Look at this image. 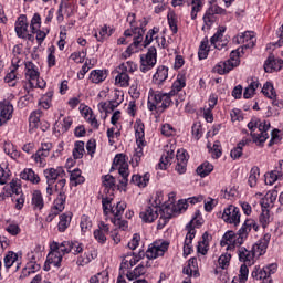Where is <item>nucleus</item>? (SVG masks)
<instances>
[{"label": "nucleus", "mask_w": 283, "mask_h": 283, "mask_svg": "<svg viewBox=\"0 0 283 283\" xmlns=\"http://www.w3.org/2000/svg\"><path fill=\"white\" fill-rule=\"evenodd\" d=\"M70 222H72V216L63 213L60 216V222L57 224V230L60 233H64L67 227H70Z\"/></svg>", "instance_id": "4c0bfd02"}, {"label": "nucleus", "mask_w": 283, "mask_h": 283, "mask_svg": "<svg viewBox=\"0 0 283 283\" xmlns=\"http://www.w3.org/2000/svg\"><path fill=\"white\" fill-rule=\"evenodd\" d=\"M125 203L123 202H117L115 209L112 210V213L114 216V219L112 220V222L115 224V227H118L119 229H122V231H126L127 229V221L122 220V216L123 213H125Z\"/></svg>", "instance_id": "9b49d317"}, {"label": "nucleus", "mask_w": 283, "mask_h": 283, "mask_svg": "<svg viewBox=\"0 0 283 283\" xmlns=\"http://www.w3.org/2000/svg\"><path fill=\"white\" fill-rule=\"evenodd\" d=\"M259 222L263 229H266L271 224V213L269 208H262V212L259 216Z\"/></svg>", "instance_id": "a19ab883"}, {"label": "nucleus", "mask_w": 283, "mask_h": 283, "mask_svg": "<svg viewBox=\"0 0 283 283\" xmlns=\"http://www.w3.org/2000/svg\"><path fill=\"white\" fill-rule=\"evenodd\" d=\"M249 145V139H242L241 142L238 143L237 147H234L230 156L233 160H238V158H242V149H244V146Z\"/></svg>", "instance_id": "f704fd0d"}, {"label": "nucleus", "mask_w": 283, "mask_h": 283, "mask_svg": "<svg viewBox=\"0 0 283 283\" xmlns=\"http://www.w3.org/2000/svg\"><path fill=\"white\" fill-rule=\"evenodd\" d=\"M277 200V190L273 189L266 192L265 197L261 200L262 209H271Z\"/></svg>", "instance_id": "393cba45"}, {"label": "nucleus", "mask_w": 283, "mask_h": 283, "mask_svg": "<svg viewBox=\"0 0 283 283\" xmlns=\"http://www.w3.org/2000/svg\"><path fill=\"white\" fill-rule=\"evenodd\" d=\"M53 209L57 211H63L65 209V193H59L57 198L54 200Z\"/></svg>", "instance_id": "e2e57ef3"}, {"label": "nucleus", "mask_w": 283, "mask_h": 283, "mask_svg": "<svg viewBox=\"0 0 283 283\" xmlns=\"http://www.w3.org/2000/svg\"><path fill=\"white\" fill-rule=\"evenodd\" d=\"M233 43L237 45L243 44L242 50H249L255 48V33L253 31H245L233 38Z\"/></svg>", "instance_id": "6e6552de"}, {"label": "nucleus", "mask_w": 283, "mask_h": 283, "mask_svg": "<svg viewBox=\"0 0 283 283\" xmlns=\"http://www.w3.org/2000/svg\"><path fill=\"white\" fill-rule=\"evenodd\" d=\"M174 97L170 95V93H160V106L159 111H165L167 107H169L174 103Z\"/></svg>", "instance_id": "37998d69"}, {"label": "nucleus", "mask_w": 283, "mask_h": 283, "mask_svg": "<svg viewBox=\"0 0 283 283\" xmlns=\"http://www.w3.org/2000/svg\"><path fill=\"white\" fill-rule=\"evenodd\" d=\"M213 171V165H211L209 161H205L197 168V174L201 178H206V176H209Z\"/></svg>", "instance_id": "79ce46f5"}, {"label": "nucleus", "mask_w": 283, "mask_h": 283, "mask_svg": "<svg viewBox=\"0 0 283 283\" xmlns=\"http://www.w3.org/2000/svg\"><path fill=\"white\" fill-rule=\"evenodd\" d=\"M48 156H50L48 153L38 149L36 153L32 155V158L34 163H36L40 166H43L45 165V158H48Z\"/></svg>", "instance_id": "4d7b16f0"}, {"label": "nucleus", "mask_w": 283, "mask_h": 283, "mask_svg": "<svg viewBox=\"0 0 283 283\" xmlns=\"http://www.w3.org/2000/svg\"><path fill=\"white\" fill-rule=\"evenodd\" d=\"M262 94H264V96H266L271 101H273V98H276V96H277V94L275 93V88L273 87V84L270 82H266L263 85Z\"/></svg>", "instance_id": "864d4df0"}, {"label": "nucleus", "mask_w": 283, "mask_h": 283, "mask_svg": "<svg viewBox=\"0 0 283 283\" xmlns=\"http://www.w3.org/2000/svg\"><path fill=\"white\" fill-rule=\"evenodd\" d=\"M147 273V269L145 265L139 264L133 272L127 273L128 280H136V277H140V275H145Z\"/></svg>", "instance_id": "5fc2aeb1"}, {"label": "nucleus", "mask_w": 283, "mask_h": 283, "mask_svg": "<svg viewBox=\"0 0 283 283\" xmlns=\"http://www.w3.org/2000/svg\"><path fill=\"white\" fill-rule=\"evenodd\" d=\"M222 220L228 222V224H234L238 227L240 224V208L235 206H229L223 210Z\"/></svg>", "instance_id": "9d476101"}, {"label": "nucleus", "mask_w": 283, "mask_h": 283, "mask_svg": "<svg viewBox=\"0 0 283 283\" xmlns=\"http://www.w3.org/2000/svg\"><path fill=\"white\" fill-rule=\"evenodd\" d=\"M252 229H254V231H258V223L253 219H247L240 229L241 233L245 234V240L249 238V233H251Z\"/></svg>", "instance_id": "72a5a7b5"}, {"label": "nucleus", "mask_w": 283, "mask_h": 283, "mask_svg": "<svg viewBox=\"0 0 283 283\" xmlns=\"http://www.w3.org/2000/svg\"><path fill=\"white\" fill-rule=\"evenodd\" d=\"M105 78H107V72L101 70L92 71L90 75V81H92L95 84L103 83Z\"/></svg>", "instance_id": "58836bf2"}, {"label": "nucleus", "mask_w": 283, "mask_h": 283, "mask_svg": "<svg viewBox=\"0 0 283 283\" xmlns=\"http://www.w3.org/2000/svg\"><path fill=\"white\" fill-rule=\"evenodd\" d=\"M199 60L202 61L209 56V40L206 38L201 41L198 52Z\"/></svg>", "instance_id": "3c124183"}, {"label": "nucleus", "mask_w": 283, "mask_h": 283, "mask_svg": "<svg viewBox=\"0 0 283 283\" xmlns=\"http://www.w3.org/2000/svg\"><path fill=\"white\" fill-rule=\"evenodd\" d=\"M147 107L150 112H160V92L149 91Z\"/></svg>", "instance_id": "412c9836"}, {"label": "nucleus", "mask_w": 283, "mask_h": 283, "mask_svg": "<svg viewBox=\"0 0 283 283\" xmlns=\"http://www.w3.org/2000/svg\"><path fill=\"white\" fill-rule=\"evenodd\" d=\"M63 261V254H61L57 250H51L48 254L49 264H53V266H61V262Z\"/></svg>", "instance_id": "473e14b6"}, {"label": "nucleus", "mask_w": 283, "mask_h": 283, "mask_svg": "<svg viewBox=\"0 0 283 283\" xmlns=\"http://www.w3.org/2000/svg\"><path fill=\"white\" fill-rule=\"evenodd\" d=\"M202 224L200 221L192 219L187 226L186 229L188 233L186 234V239L193 242V238H196V227H200Z\"/></svg>", "instance_id": "c9c22d12"}, {"label": "nucleus", "mask_w": 283, "mask_h": 283, "mask_svg": "<svg viewBox=\"0 0 283 283\" xmlns=\"http://www.w3.org/2000/svg\"><path fill=\"white\" fill-rule=\"evenodd\" d=\"M30 29H31L32 34L38 32V30H41V14L34 13V15L31 20Z\"/></svg>", "instance_id": "052dcab7"}, {"label": "nucleus", "mask_w": 283, "mask_h": 283, "mask_svg": "<svg viewBox=\"0 0 283 283\" xmlns=\"http://www.w3.org/2000/svg\"><path fill=\"white\" fill-rule=\"evenodd\" d=\"M84 154H85V143L76 142L73 148V158H75V160H81Z\"/></svg>", "instance_id": "c03bdc74"}, {"label": "nucleus", "mask_w": 283, "mask_h": 283, "mask_svg": "<svg viewBox=\"0 0 283 283\" xmlns=\"http://www.w3.org/2000/svg\"><path fill=\"white\" fill-rule=\"evenodd\" d=\"M43 174L46 178V185H54L57 178H65V170L63 167L46 168Z\"/></svg>", "instance_id": "2eb2a0df"}, {"label": "nucleus", "mask_w": 283, "mask_h": 283, "mask_svg": "<svg viewBox=\"0 0 283 283\" xmlns=\"http://www.w3.org/2000/svg\"><path fill=\"white\" fill-rule=\"evenodd\" d=\"M202 10V0H191V19L196 20L198 13Z\"/></svg>", "instance_id": "13d9d810"}, {"label": "nucleus", "mask_w": 283, "mask_h": 283, "mask_svg": "<svg viewBox=\"0 0 283 283\" xmlns=\"http://www.w3.org/2000/svg\"><path fill=\"white\" fill-rule=\"evenodd\" d=\"M174 149L167 147L161 155L159 167L160 169H167L168 165H171V160H174Z\"/></svg>", "instance_id": "c756f323"}, {"label": "nucleus", "mask_w": 283, "mask_h": 283, "mask_svg": "<svg viewBox=\"0 0 283 283\" xmlns=\"http://www.w3.org/2000/svg\"><path fill=\"white\" fill-rule=\"evenodd\" d=\"M116 85L119 87H128L129 85V74L125 72H118L117 76L115 77Z\"/></svg>", "instance_id": "8fccbe9b"}, {"label": "nucleus", "mask_w": 283, "mask_h": 283, "mask_svg": "<svg viewBox=\"0 0 283 283\" xmlns=\"http://www.w3.org/2000/svg\"><path fill=\"white\" fill-rule=\"evenodd\" d=\"M70 180H71L73 187H77V185H83V182H85V178L83 176H81L80 169H75L71 172Z\"/></svg>", "instance_id": "09e8293b"}, {"label": "nucleus", "mask_w": 283, "mask_h": 283, "mask_svg": "<svg viewBox=\"0 0 283 283\" xmlns=\"http://www.w3.org/2000/svg\"><path fill=\"white\" fill-rule=\"evenodd\" d=\"M282 67H283V61L281 59H275V56L273 55H270L264 63V70L269 74L273 72H280Z\"/></svg>", "instance_id": "aec40b11"}, {"label": "nucleus", "mask_w": 283, "mask_h": 283, "mask_svg": "<svg viewBox=\"0 0 283 283\" xmlns=\"http://www.w3.org/2000/svg\"><path fill=\"white\" fill-rule=\"evenodd\" d=\"M109 30V27L104 25L102 27V29L99 30V35L98 33H95V38L97 39V41H103L104 39H107V36H112V30Z\"/></svg>", "instance_id": "774afa93"}, {"label": "nucleus", "mask_w": 283, "mask_h": 283, "mask_svg": "<svg viewBox=\"0 0 283 283\" xmlns=\"http://www.w3.org/2000/svg\"><path fill=\"white\" fill-rule=\"evenodd\" d=\"M255 258L252 250H247V248L239 249V260L243 262V264L252 266V264H255Z\"/></svg>", "instance_id": "5701e85b"}, {"label": "nucleus", "mask_w": 283, "mask_h": 283, "mask_svg": "<svg viewBox=\"0 0 283 283\" xmlns=\"http://www.w3.org/2000/svg\"><path fill=\"white\" fill-rule=\"evenodd\" d=\"M51 251H59L61 255L70 253V241H63L62 243L52 242L50 245Z\"/></svg>", "instance_id": "2f4dec72"}, {"label": "nucleus", "mask_w": 283, "mask_h": 283, "mask_svg": "<svg viewBox=\"0 0 283 283\" xmlns=\"http://www.w3.org/2000/svg\"><path fill=\"white\" fill-rule=\"evenodd\" d=\"M231 262V254L230 253H223L219 256L218 264L219 268L224 271V269H229V264Z\"/></svg>", "instance_id": "bf43d9fd"}, {"label": "nucleus", "mask_w": 283, "mask_h": 283, "mask_svg": "<svg viewBox=\"0 0 283 283\" xmlns=\"http://www.w3.org/2000/svg\"><path fill=\"white\" fill-rule=\"evenodd\" d=\"M169 249V242L165 241L159 243H154L149 245L148 250L146 251L145 255L148 260H156V258H163L165 252Z\"/></svg>", "instance_id": "1a4fd4ad"}, {"label": "nucleus", "mask_w": 283, "mask_h": 283, "mask_svg": "<svg viewBox=\"0 0 283 283\" xmlns=\"http://www.w3.org/2000/svg\"><path fill=\"white\" fill-rule=\"evenodd\" d=\"M240 65V49H237L230 53V59L226 62H221L214 66L217 74H229L233 67Z\"/></svg>", "instance_id": "7ed1b4c3"}, {"label": "nucleus", "mask_w": 283, "mask_h": 283, "mask_svg": "<svg viewBox=\"0 0 283 283\" xmlns=\"http://www.w3.org/2000/svg\"><path fill=\"white\" fill-rule=\"evenodd\" d=\"M70 253H73V255L83 253V243H78V241H70Z\"/></svg>", "instance_id": "0e129e2a"}, {"label": "nucleus", "mask_w": 283, "mask_h": 283, "mask_svg": "<svg viewBox=\"0 0 283 283\" xmlns=\"http://www.w3.org/2000/svg\"><path fill=\"white\" fill-rule=\"evenodd\" d=\"M260 87V83L258 81H252L243 92V98H253L255 96V90Z\"/></svg>", "instance_id": "ea45409f"}, {"label": "nucleus", "mask_w": 283, "mask_h": 283, "mask_svg": "<svg viewBox=\"0 0 283 283\" xmlns=\"http://www.w3.org/2000/svg\"><path fill=\"white\" fill-rule=\"evenodd\" d=\"M20 178H22V180H29L30 182H32L33 185H39V182H41V177H39L34 170H32V168H25L21 174H20Z\"/></svg>", "instance_id": "c85d7f7f"}, {"label": "nucleus", "mask_w": 283, "mask_h": 283, "mask_svg": "<svg viewBox=\"0 0 283 283\" xmlns=\"http://www.w3.org/2000/svg\"><path fill=\"white\" fill-rule=\"evenodd\" d=\"M132 182L137 187H147V182H149V174H145L144 176L133 175Z\"/></svg>", "instance_id": "a18cd8bd"}, {"label": "nucleus", "mask_w": 283, "mask_h": 283, "mask_svg": "<svg viewBox=\"0 0 283 283\" xmlns=\"http://www.w3.org/2000/svg\"><path fill=\"white\" fill-rule=\"evenodd\" d=\"M12 114H14V106L10 102H0V126L12 120Z\"/></svg>", "instance_id": "4468645a"}, {"label": "nucleus", "mask_w": 283, "mask_h": 283, "mask_svg": "<svg viewBox=\"0 0 283 283\" xmlns=\"http://www.w3.org/2000/svg\"><path fill=\"white\" fill-rule=\"evenodd\" d=\"M187 85V77L182 74L177 75V80L172 83L171 91L169 94L174 97L178 92H181L182 88Z\"/></svg>", "instance_id": "a878e982"}, {"label": "nucleus", "mask_w": 283, "mask_h": 283, "mask_svg": "<svg viewBox=\"0 0 283 283\" xmlns=\"http://www.w3.org/2000/svg\"><path fill=\"white\" fill-rule=\"evenodd\" d=\"M207 238H209V233H203V241L199 242L198 245V252L201 253V255H207V252L209 251V241H207Z\"/></svg>", "instance_id": "680f3d73"}, {"label": "nucleus", "mask_w": 283, "mask_h": 283, "mask_svg": "<svg viewBox=\"0 0 283 283\" xmlns=\"http://www.w3.org/2000/svg\"><path fill=\"white\" fill-rule=\"evenodd\" d=\"M158 211H161L160 207L148 206L139 216L144 222H154L158 218Z\"/></svg>", "instance_id": "4be33fe9"}, {"label": "nucleus", "mask_w": 283, "mask_h": 283, "mask_svg": "<svg viewBox=\"0 0 283 283\" xmlns=\"http://www.w3.org/2000/svg\"><path fill=\"white\" fill-rule=\"evenodd\" d=\"M269 242H271V234H264L262 239L252 245L251 251L254 254V258H260L266 253Z\"/></svg>", "instance_id": "ddd939ff"}, {"label": "nucleus", "mask_w": 283, "mask_h": 283, "mask_svg": "<svg viewBox=\"0 0 283 283\" xmlns=\"http://www.w3.org/2000/svg\"><path fill=\"white\" fill-rule=\"evenodd\" d=\"M277 180H283V174L279 168L265 174V185H273Z\"/></svg>", "instance_id": "7c9ffc66"}, {"label": "nucleus", "mask_w": 283, "mask_h": 283, "mask_svg": "<svg viewBox=\"0 0 283 283\" xmlns=\"http://www.w3.org/2000/svg\"><path fill=\"white\" fill-rule=\"evenodd\" d=\"M169 78V67L160 65L157 67L156 73L153 75V83L155 85H165V82Z\"/></svg>", "instance_id": "a211bd4d"}, {"label": "nucleus", "mask_w": 283, "mask_h": 283, "mask_svg": "<svg viewBox=\"0 0 283 283\" xmlns=\"http://www.w3.org/2000/svg\"><path fill=\"white\" fill-rule=\"evenodd\" d=\"M135 32H137L138 35L134 36L133 43L126 49L124 53H122V59H129V56L136 52V48L143 43V34H145V30L135 29Z\"/></svg>", "instance_id": "dca6fc26"}, {"label": "nucleus", "mask_w": 283, "mask_h": 283, "mask_svg": "<svg viewBox=\"0 0 283 283\" xmlns=\"http://www.w3.org/2000/svg\"><path fill=\"white\" fill-rule=\"evenodd\" d=\"M39 125H41V111H35L29 117L30 132L36 129Z\"/></svg>", "instance_id": "e433bc0d"}, {"label": "nucleus", "mask_w": 283, "mask_h": 283, "mask_svg": "<svg viewBox=\"0 0 283 283\" xmlns=\"http://www.w3.org/2000/svg\"><path fill=\"white\" fill-rule=\"evenodd\" d=\"M21 263H19V254L14 252H8V254L4 256V266L6 269H11V266L14 268V271L19 269Z\"/></svg>", "instance_id": "bb28decb"}, {"label": "nucleus", "mask_w": 283, "mask_h": 283, "mask_svg": "<svg viewBox=\"0 0 283 283\" xmlns=\"http://www.w3.org/2000/svg\"><path fill=\"white\" fill-rule=\"evenodd\" d=\"M10 176H12V172L8 168V165H0V185H6L10 180Z\"/></svg>", "instance_id": "de8ad7c7"}, {"label": "nucleus", "mask_w": 283, "mask_h": 283, "mask_svg": "<svg viewBox=\"0 0 283 283\" xmlns=\"http://www.w3.org/2000/svg\"><path fill=\"white\" fill-rule=\"evenodd\" d=\"M103 186L105 189H114L116 186V179L112 175H105L103 177Z\"/></svg>", "instance_id": "69168bd1"}, {"label": "nucleus", "mask_w": 283, "mask_h": 283, "mask_svg": "<svg viewBox=\"0 0 283 283\" xmlns=\"http://www.w3.org/2000/svg\"><path fill=\"white\" fill-rule=\"evenodd\" d=\"M244 240H247V234L242 233L241 230H239L238 233L228 231L223 234L220 244L221 247H226L227 251H233L235 247H242Z\"/></svg>", "instance_id": "f03ea898"}, {"label": "nucleus", "mask_w": 283, "mask_h": 283, "mask_svg": "<svg viewBox=\"0 0 283 283\" xmlns=\"http://www.w3.org/2000/svg\"><path fill=\"white\" fill-rule=\"evenodd\" d=\"M258 178H260V168L253 167L250 170V176L248 178V184L250 187H255L258 185Z\"/></svg>", "instance_id": "6e6d98bb"}, {"label": "nucleus", "mask_w": 283, "mask_h": 283, "mask_svg": "<svg viewBox=\"0 0 283 283\" xmlns=\"http://www.w3.org/2000/svg\"><path fill=\"white\" fill-rule=\"evenodd\" d=\"M157 59H158V51L154 46H150L147 53L140 56V66H139L140 72L145 73V72H149V70H154L158 61Z\"/></svg>", "instance_id": "20e7f679"}, {"label": "nucleus", "mask_w": 283, "mask_h": 283, "mask_svg": "<svg viewBox=\"0 0 283 283\" xmlns=\"http://www.w3.org/2000/svg\"><path fill=\"white\" fill-rule=\"evenodd\" d=\"M135 137H136L137 148L135 149V154H134L133 158L136 163H140V158H143V147H145V145H147V142H145V125L144 124H137L135 126Z\"/></svg>", "instance_id": "39448f33"}, {"label": "nucleus", "mask_w": 283, "mask_h": 283, "mask_svg": "<svg viewBox=\"0 0 283 283\" xmlns=\"http://www.w3.org/2000/svg\"><path fill=\"white\" fill-rule=\"evenodd\" d=\"M31 207L33 211H41L45 207V201L43 200V193L40 190H34L31 198Z\"/></svg>", "instance_id": "b1692460"}, {"label": "nucleus", "mask_w": 283, "mask_h": 283, "mask_svg": "<svg viewBox=\"0 0 283 283\" xmlns=\"http://www.w3.org/2000/svg\"><path fill=\"white\" fill-rule=\"evenodd\" d=\"M30 23H28V17L20 15L15 21V34L19 39L25 41H34V34L30 33Z\"/></svg>", "instance_id": "423d86ee"}, {"label": "nucleus", "mask_w": 283, "mask_h": 283, "mask_svg": "<svg viewBox=\"0 0 283 283\" xmlns=\"http://www.w3.org/2000/svg\"><path fill=\"white\" fill-rule=\"evenodd\" d=\"M138 66H136V63H134L133 61H127L126 63H122L118 69L117 72H124L126 74H134L135 70H137Z\"/></svg>", "instance_id": "49530a36"}, {"label": "nucleus", "mask_w": 283, "mask_h": 283, "mask_svg": "<svg viewBox=\"0 0 283 283\" xmlns=\"http://www.w3.org/2000/svg\"><path fill=\"white\" fill-rule=\"evenodd\" d=\"M39 269H41L40 264L27 263V266L22 270L20 279L23 280L24 277H28L31 273H36Z\"/></svg>", "instance_id": "603ef678"}, {"label": "nucleus", "mask_w": 283, "mask_h": 283, "mask_svg": "<svg viewBox=\"0 0 283 283\" xmlns=\"http://www.w3.org/2000/svg\"><path fill=\"white\" fill-rule=\"evenodd\" d=\"M4 191L6 192L0 193V202H3L6 198H9V196H12L13 193H15V196L21 195V179H12L9 185L4 187Z\"/></svg>", "instance_id": "f8f14e48"}, {"label": "nucleus", "mask_w": 283, "mask_h": 283, "mask_svg": "<svg viewBox=\"0 0 283 283\" xmlns=\"http://www.w3.org/2000/svg\"><path fill=\"white\" fill-rule=\"evenodd\" d=\"M113 165L118 169L119 176H122L120 182L127 185L129 177V164L125 160V155L118 154L115 156Z\"/></svg>", "instance_id": "0eeeda50"}, {"label": "nucleus", "mask_w": 283, "mask_h": 283, "mask_svg": "<svg viewBox=\"0 0 283 283\" xmlns=\"http://www.w3.org/2000/svg\"><path fill=\"white\" fill-rule=\"evenodd\" d=\"M223 34H224V28H220V29L213 34V36L210 39L211 45H214V48H218V43H220V41H222Z\"/></svg>", "instance_id": "338daca9"}, {"label": "nucleus", "mask_w": 283, "mask_h": 283, "mask_svg": "<svg viewBox=\"0 0 283 283\" xmlns=\"http://www.w3.org/2000/svg\"><path fill=\"white\" fill-rule=\"evenodd\" d=\"M25 76L29 81V85H32V83H34L39 77V71H36L34 63L32 62L25 63Z\"/></svg>", "instance_id": "cd10ccee"}, {"label": "nucleus", "mask_w": 283, "mask_h": 283, "mask_svg": "<svg viewBox=\"0 0 283 283\" xmlns=\"http://www.w3.org/2000/svg\"><path fill=\"white\" fill-rule=\"evenodd\" d=\"M177 158V165H176V171L180 175L186 174L187 171V163H189V153L185 149H179L176 155Z\"/></svg>", "instance_id": "f3484780"}, {"label": "nucleus", "mask_w": 283, "mask_h": 283, "mask_svg": "<svg viewBox=\"0 0 283 283\" xmlns=\"http://www.w3.org/2000/svg\"><path fill=\"white\" fill-rule=\"evenodd\" d=\"M248 129H250L253 143L256 145H264L269 139V132H271V123L266 120H260L258 118H252L248 124Z\"/></svg>", "instance_id": "f257e3e1"}, {"label": "nucleus", "mask_w": 283, "mask_h": 283, "mask_svg": "<svg viewBox=\"0 0 283 283\" xmlns=\"http://www.w3.org/2000/svg\"><path fill=\"white\" fill-rule=\"evenodd\" d=\"M127 22L130 24V29H127L124 32V36H138V32H136V30H145L143 29V25H147V21H144L142 27H136V13H129L127 17Z\"/></svg>", "instance_id": "6ab92c4d"}]
</instances>
